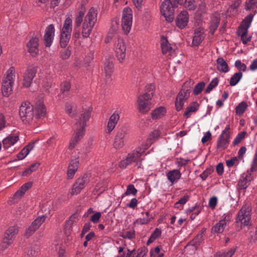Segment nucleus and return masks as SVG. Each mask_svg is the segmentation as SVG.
<instances>
[{"label":"nucleus","instance_id":"obj_4","mask_svg":"<svg viewBox=\"0 0 257 257\" xmlns=\"http://www.w3.org/2000/svg\"><path fill=\"white\" fill-rule=\"evenodd\" d=\"M148 148V146L146 144L138 147L128 154L126 158L119 162V167L121 168H125L127 166L139 160Z\"/></svg>","mask_w":257,"mask_h":257},{"label":"nucleus","instance_id":"obj_64","mask_svg":"<svg viewBox=\"0 0 257 257\" xmlns=\"http://www.w3.org/2000/svg\"><path fill=\"white\" fill-rule=\"evenodd\" d=\"M249 239L250 242L254 243L257 240V232L250 231Z\"/></svg>","mask_w":257,"mask_h":257},{"label":"nucleus","instance_id":"obj_53","mask_svg":"<svg viewBox=\"0 0 257 257\" xmlns=\"http://www.w3.org/2000/svg\"><path fill=\"white\" fill-rule=\"evenodd\" d=\"M245 132H242L239 133L234 139L232 143L233 145L235 146L238 145L240 142H241V141L245 137Z\"/></svg>","mask_w":257,"mask_h":257},{"label":"nucleus","instance_id":"obj_20","mask_svg":"<svg viewBox=\"0 0 257 257\" xmlns=\"http://www.w3.org/2000/svg\"><path fill=\"white\" fill-rule=\"evenodd\" d=\"M189 14L186 11L180 12L176 19V25L179 29H183L186 27L189 22Z\"/></svg>","mask_w":257,"mask_h":257},{"label":"nucleus","instance_id":"obj_18","mask_svg":"<svg viewBox=\"0 0 257 257\" xmlns=\"http://www.w3.org/2000/svg\"><path fill=\"white\" fill-rule=\"evenodd\" d=\"M55 27L53 24H50L46 28L44 36V44L46 47H50L53 41L55 35Z\"/></svg>","mask_w":257,"mask_h":257},{"label":"nucleus","instance_id":"obj_35","mask_svg":"<svg viewBox=\"0 0 257 257\" xmlns=\"http://www.w3.org/2000/svg\"><path fill=\"white\" fill-rule=\"evenodd\" d=\"M65 111L70 117H75L77 114L76 104L74 103H67L65 105Z\"/></svg>","mask_w":257,"mask_h":257},{"label":"nucleus","instance_id":"obj_3","mask_svg":"<svg viewBox=\"0 0 257 257\" xmlns=\"http://www.w3.org/2000/svg\"><path fill=\"white\" fill-rule=\"evenodd\" d=\"M90 117V112L85 110L82 113L74 126L73 137L80 141L85 135L86 123Z\"/></svg>","mask_w":257,"mask_h":257},{"label":"nucleus","instance_id":"obj_21","mask_svg":"<svg viewBox=\"0 0 257 257\" xmlns=\"http://www.w3.org/2000/svg\"><path fill=\"white\" fill-rule=\"evenodd\" d=\"M205 37V30L202 27L195 29L192 45L194 46H198L203 41Z\"/></svg>","mask_w":257,"mask_h":257},{"label":"nucleus","instance_id":"obj_15","mask_svg":"<svg viewBox=\"0 0 257 257\" xmlns=\"http://www.w3.org/2000/svg\"><path fill=\"white\" fill-rule=\"evenodd\" d=\"M232 216L229 213H226L223 215V218L218 222L216 223L212 228L211 231L213 233H222L227 224H228L231 221Z\"/></svg>","mask_w":257,"mask_h":257},{"label":"nucleus","instance_id":"obj_22","mask_svg":"<svg viewBox=\"0 0 257 257\" xmlns=\"http://www.w3.org/2000/svg\"><path fill=\"white\" fill-rule=\"evenodd\" d=\"M28 51L34 57L39 52V39L37 37L32 38L27 44Z\"/></svg>","mask_w":257,"mask_h":257},{"label":"nucleus","instance_id":"obj_46","mask_svg":"<svg viewBox=\"0 0 257 257\" xmlns=\"http://www.w3.org/2000/svg\"><path fill=\"white\" fill-rule=\"evenodd\" d=\"M137 190L133 184H130L127 186L125 192L122 194V197H124L125 196L132 195L136 196L137 193Z\"/></svg>","mask_w":257,"mask_h":257},{"label":"nucleus","instance_id":"obj_36","mask_svg":"<svg viewBox=\"0 0 257 257\" xmlns=\"http://www.w3.org/2000/svg\"><path fill=\"white\" fill-rule=\"evenodd\" d=\"M161 45L163 54H166L172 50L170 44L169 43L166 37L162 36L161 39Z\"/></svg>","mask_w":257,"mask_h":257},{"label":"nucleus","instance_id":"obj_5","mask_svg":"<svg viewBox=\"0 0 257 257\" xmlns=\"http://www.w3.org/2000/svg\"><path fill=\"white\" fill-rule=\"evenodd\" d=\"M15 78V68L11 67L6 72V76L3 81L2 93L3 96L8 97L12 92Z\"/></svg>","mask_w":257,"mask_h":257},{"label":"nucleus","instance_id":"obj_41","mask_svg":"<svg viewBox=\"0 0 257 257\" xmlns=\"http://www.w3.org/2000/svg\"><path fill=\"white\" fill-rule=\"evenodd\" d=\"M238 35L240 36L241 40L243 44H247L251 40V37L248 36V31L244 30H238Z\"/></svg>","mask_w":257,"mask_h":257},{"label":"nucleus","instance_id":"obj_40","mask_svg":"<svg viewBox=\"0 0 257 257\" xmlns=\"http://www.w3.org/2000/svg\"><path fill=\"white\" fill-rule=\"evenodd\" d=\"M248 177V175L245 174L241 176L237 185L239 189H244L248 186L249 180L247 178Z\"/></svg>","mask_w":257,"mask_h":257},{"label":"nucleus","instance_id":"obj_32","mask_svg":"<svg viewBox=\"0 0 257 257\" xmlns=\"http://www.w3.org/2000/svg\"><path fill=\"white\" fill-rule=\"evenodd\" d=\"M166 113V108L163 106H160L152 111L151 117L153 119H158L165 116Z\"/></svg>","mask_w":257,"mask_h":257},{"label":"nucleus","instance_id":"obj_30","mask_svg":"<svg viewBox=\"0 0 257 257\" xmlns=\"http://www.w3.org/2000/svg\"><path fill=\"white\" fill-rule=\"evenodd\" d=\"M46 110L44 104L41 102L37 104L35 107V116L36 118L40 119L45 117Z\"/></svg>","mask_w":257,"mask_h":257},{"label":"nucleus","instance_id":"obj_17","mask_svg":"<svg viewBox=\"0 0 257 257\" xmlns=\"http://www.w3.org/2000/svg\"><path fill=\"white\" fill-rule=\"evenodd\" d=\"M160 11L162 15L167 19L173 16L174 9L170 0H165L160 7Z\"/></svg>","mask_w":257,"mask_h":257},{"label":"nucleus","instance_id":"obj_11","mask_svg":"<svg viewBox=\"0 0 257 257\" xmlns=\"http://www.w3.org/2000/svg\"><path fill=\"white\" fill-rule=\"evenodd\" d=\"M89 179L87 175H84L78 178L73 184L70 191L71 196L76 195L80 193L89 182Z\"/></svg>","mask_w":257,"mask_h":257},{"label":"nucleus","instance_id":"obj_14","mask_svg":"<svg viewBox=\"0 0 257 257\" xmlns=\"http://www.w3.org/2000/svg\"><path fill=\"white\" fill-rule=\"evenodd\" d=\"M127 131L126 129L121 128L119 130L115 136L113 146L116 150H120L124 145V142L127 139Z\"/></svg>","mask_w":257,"mask_h":257},{"label":"nucleus","instance_id":"obj_42","mask_svg":"<svg viewBox=\"0 0 257 257\" xmlns=\"http://www.w3.org/2000/svg\"><path fill=\"white\" fill-rule=\"evenodd\" d=\"M79 220V215L77 213L72 214L66 222L67 228H71L73 224L76 223Z\"/></svg>","mask_w":257,"mask_h":257},{"label":"nucleus","instance_id":"obj_10","mask_svg":"<svg viewBox=\"0 0 257 257\" xmlns=\"http://www.w3.org/2000/svg\"><path fill=\"white\" fill-rule=\"evenodd\" d=\"M117 37V39L114 45V50L116 54V56L120 62H122L126 56V45L124 40Z\"/></svg>","mask_w":257,"mask_h":257},{"label":"nucleus","instance_id":"obj_28","mask_svg":"<svg viewBox=\"0 0 257 257\" xmlns=\"http://www.w3.org/2000/svg\"><path fill=\"white\" fill-rule=\"evenodd\" d=\"M19 140L18 135H10L3 141V147L5 149H8L14 145Z\"/></svg>","mask_w":257,"mask_h":257},{"label":"nucleus","instance_id":"obj_23","mask_svg":"<svg viewBox=\"0 0 257 257\" xmlns=\"http://www.w3.org/2000/svg\"><path fill=\"white\" fill-rule=\"evenodd\" d=\"M79 164V162L78 159L72 160L70 162L67 172V176L68 179H71L73 178L78 170Z\"/></svg>","mask_w":257,"mask_h":257},{"label":"nucleus","instance_id":"obj_33","mask_svg":"<svg viewBox=\"0 0 257 257\" xmlns=\"http://www.w3.org/2000/svg\"><path fill=\"white\" fill-rule=\"evenodd\" d=\"M199 105L197 102H193L186 108V111L184 113V116L188 118L193 113L196 112L199 108Z\"/></svg>","mask_w":257,"mask_h":257},{"label":"nucleus","instance_id":"obj_45","mask_svg":"<svg viewBox=\"0 0 257 257\" xmlns=\"http://www.w3.org/2000/svg\"><path fill=\"white\" fill-rule=\"evenodd\" d=\"M236 249L235 248H232L228 251L223 252H217L214 254V257H232Z\"/></svg>","mask_w":257,"mask_h":257},{"label":"nucleus","instance_id":"obj_31","mask_svg":"<svg viewBox=\"0 0 257 257\" xmlns=\"http://www.w3.org/2000/svg\"><path fill=\"white\" fill-rule=\"evenodd\" d=\"M216 68L217 70L221 72L226 73L229 71L228 64L222 57H219L217 59Z\"/></svg>","mask_w":257,"mask_h":257},{"label":"nucleus","instance_id":"obj_63","mask_svg":"<svg viewBox=\"0 0 257 257\" xmlns=\"http://www.w3.org/2000/svg\"><path fill=\"white\" fill-rule=\"evenodd\" d=\"M251 170L252 172L257 170V152L255 153L253 157Z\"/></svg>","mask_w":257,"mask_h":257},{"label":"nucleus","instance_id":"obj_9","mask_svg":"<svg viewBox=\"0 0 257 257\" xmlns=\"http://www.w3.org/2000/svg\"><path fill=\"white\" fill-rule=\"evenodd\" d=\"M133 23V12L128 7L124 8L122 11L121 17V29L125 35H127L131 31Z\"/></svg>","mask_w":257,"mask_h":257},{"label":"nucleus","instance_id":"obj_55","mask_svg":"<svg viewBox=\"0 0 257 257\" xmlns=\"http://www.w3.org/2000/svg\"><path fill=\"white\" fill-rule=\"evenodd\" d=\"M234 65L239 71L245 72L246 70L247 67L246 65L242 63L239 60L235 61Z\"/></svg>","mask_w":257,"mask_h":257},{"label":"nucleus","instance_id":"obj_38","mask_svg":"<svg viewBox=\"0 0 257 257\" xmlns=\"http://www.w3.org/2000/svg\"><path fill=\"white\" fill-rule=\"evenodd\" d=\"M34 144L31 143L24 148L17 155L19 160L24 159L29 153V152L34 148Z\"/></svg>","mask_w":257,"mask_h":257},{"label":"nucleus","instance_id":"obj_54","mask_svg":"<svg viewBox=\"0 0 257 257\" xmlns=\"http://www.w3.org/2000/svg\"><path fill=\"white\" fill-rule=\"evenodd\" d=\"M205 86V83L203 82H200L198 83L195 87L193 93L195 95L199 94L203 90V88Z\"/></svg>","mask_w":257,"mask_h":257},{"label":"nucleus","instance_id":"obj_19","mask_svg":"<svg viewBox=\"0 0 257 257\" xmlns=\"http://www.w3.org/2000/svg\"><path fill=\"white\" fill-rule=\"evenodd\" d=\"M45 219L46 217L44 215H42L37 218L26 230V235L27 236L31 235L39 228L41 224L45 221Z\"/></svg>","mask_w":257,"mask_h":257},{"label":"nucleus","instance_id":"obj_50","mask_svg":"<svg viewBox=\"0 0 257 257\" xmlns=\"http://www.w3.org/2000/svg\"><path fill=\"white\" fill-rule=\"evenodd\" d=\"M183 5L185 8L189 10H193L196 8L194 0H185Z\"/></svg>","mask_w":257,"mask_h":257},{"label":"nucleus","instance_id":"obj_47","mask_svg":"<svg viewBox=\"0 0 257 257\" xmlns=\"http://www.w3.org/2000/svg\"><path fill=\"white\" fill-rule=\"evenodd\" d=\"M161 234V231L159 228H156L153 233L151 234L148 240L147 244H149L153 242Z\"/></svg>","mask_w":257,"mask_h":257},{"label":"nucleus","instance_id":"obj_59","mask_svg":"<svg viewBox=\"0 0 257 257\" xmlns=\"http://www.w3.org/2000/svg\"><path fill=\"white\" fill-rule=\"evenodd\" d=\"M79 141L80 140L72 137L69 142L68 149L70 150L73 149Z\"/></svg>","mask_w":257,"mask_h":257},{"label":"nucleus","instance_id":"obj_44","mask_svg":"<svg viewBox=\"0 0 257 257\" xmlns=\"http://www.w3.org/2000/svg\"><path fill=\"white\" fill-rule=\"evenodd\" d=\"M248 107L247 103L245 101H242L239 103L235 108V112L238 115H241L245 111Z\"/></svg>","mask_w":257,"mask_h":257},{"label":"nucleus","instance_id":"obj_51","mask_svg":"<svg viewBox=\"0 0 257 257\" xmlns=\"http://www.w3.org/2000/svg\"><path fill=\"white\" fill-rule=\"evenodd\" d=\"M151 257H163V253L160 252V248L159 246L156 247L150 252Z\"/></svg>","mask_w":257,"mask_h":257},{"label":"nucleus","instance_id":"obj_13","mask_svg":"<svg viewBox=\"0 0 257 257\" xmlns=\"http://www.w3.org/2000/svg\"><path fill=\"white\" fill-rule=\"evenodd\" d=\"M186 85V83L184 84L183 88L179 92L176 98L175 106L177 111H180L183 108L185 102L190 96V89L188 88H185Z\"/></svg>","mask_w":257,"mask_h":257},{"label":"nucleus","instance_id":"obj_1","mask_svg":"<svg viewBox=\"0 0 257 257\" xmlns=\"http://www.w3.org/2000/svg\"><path fill=\"white\" fill-rule=\"evenodd\" d=\"M154 86L149 84L146 86L148 92L140 94L137 98V109L139 112L143 114L148 112L152 107L151 101L154 91Z\"/></svg>","mask_w":257,"mask_h":257},{"label":"nucleus","instance_id":"obj_7","mask_svg":"<svg viewBox=\"0 0 257 257\" xmlns=\"http://www.w3.org/2000/svg\"><path fill=\"white\" fill-rule=\"evenodd\" d=\"M19 115L24 123H30L32 122L34 116L33 106L28 102L22 103L20 107Z\"/></svg>","mask_w":257,"mask_h":257},{"label":"nucleus","instance_id":"obj_39","mask_svg":"<svg viewBox=\"0 0 257 257\" xmlns=\"http://www.w3.org/2000/svg\"><path fill=\"white\" fill-rule=\"evenodd\" d=\"M113 63L112 61L106 60L104 63V73L106 78H109L113 72Z\"/></svg>","mask_w":257,"mask_h":257},{"label":"nucleus","instance_id":"obj_2","mask_svg":"<svg viewBox=\"0 0 257 257\" xmlns=\"http://www.w3.org/2000/svg\"><path fill=\"white\" fill-rule=\"evenodd\" d=\"M97 11L94 8H90L86 15L82 26L81 34L83 38H88L97 22Z\"/></svg>","mask_w":257,"mask_h":257},{"label":"nucleus","instance_id":"obj_16","mask_svg":"<svg viewBox=\"0 0 257 257\" xmlns=\"http://www.w3.org/2000/svg\"><path fill=\"white\" fill-rule=\"evenodd\" d=\"M37 72V69L35 67H29L26 70L23 76V85L24 87H28L31 86Z\"/></svg>","mask_w":257,"mask_h":257},{"label":"nucleus","instance_id":"obj_27","mask_svg":"<svg viewBox=\"0 0 257 257\" xmlns=\"http://www.w3.org/2000/svg\"><path fill=\"white\" fill-rule=\"evenodd\" d=\"M167 177L168 180L173 184L180 179L182 174L180 172V169H174L169 171L167 173Z\"/></svg>","mask_w":257,"mask_h":257},{"label":"nucleus","instance_id":"obj_26","mask_svg":"<svg viewBox=\"0 0 257 257\" xmlns=\"http://www.w3.org/2000/svg\"><path fill=\"white\" fill-rule=\"evenodd\" d=\"M119 114L115 111L109 117L107 125V133L110 134L115 128L119 119Z\"/></svg>","mask_w":257,"mask_h":257},{"label":"nucleus","instance_id":"obj_6","mask_svg":"<svg viewBox=\"0 0 257 257\" xmlns=\"http://www.w3.org/2000/svg\"><path fill=\"white\" fill-rule=\"evenodd\" d=\"M72 30V20L70 17H67L64 22L61 32L60 44L62 47H66L69 43L71 38Z\"/></svg>","mask_w":257,"mask_h":257},{"label":"nucleus","instance_id":"obj_43","mask_svg":"<svg viewBox=\"0 0 257 257\" xmlns=\"http://www.w3.org/2000/svg\"><path fill=\"white\" fill-rule=\"evenodd\" d=\"M243 76L241 72H238L234 73L230 78L229 84L230 86H234L238 83L240 80L242 78Z\"/></svg>","mask_w":257,"mask_h":257},{"label":"nucleus","instance_id":"obj_56","mask_svg":"<svg viewBox=\"0 0 257 257\" xmlns=\"http://www.w3.org/2000/svg\"><path fill=\"white\" fill-rule=\"evenodd\" d=\"M190 161V160H186L183 158L178 159L175 162V164L180 168L181 167L186 165Z\"/></svg>","mask_w":257,"mask_h":257},{"label":"nucleus","instance_id":"obj_24","mask_svg":"<svg viewBox=\"0 0 257 257\" xmlns=\"http://www.w3.org/2000/svg\"><path fill=\"white\" fill-rule=\"evenodd\" d=\"M18 230L15 226H11L6 231L4 238L3 239L4 243L7 244H11L15 237V235L18 233Z\"/></svg>","mask_w":257,"mask_h":257},{"label":"nucleus","instance_id":"obj_49","mask_svg":"<svg viewBox=\"0 0 257 257\" xmlns=\"http://www.w3.org/2000/svg\"><path fill=\"white\" fill-rule=\"evenodd\" d=\"M208 0H200L198 6V11L200 14L204 13L206 11V5Z\"/></svg>","mask_w":257,"mask_h":257},{"label":"nucleus","instance_id":"obj_52","mask_svg":"<svg viewBox=\"0 0 257 257\" xmlns=\"http://www.w3.org/2000/svg\"><path fill=\"white\" fill-rule=\"evenodd\" d=\"M189 200V196L185 195L183 197L181 198L178 201L176 202L174 204V207L177 208H179V205H183L185 204Z\"/></svg>","mask_w":257,"mask_h":257},{"label":"nucleus","instance_id":"obj_25","mask_svg":"<svg viewBox=\"0 0 257 257\" xmlns=\"http://www.w3.org/2000/svg\"><path fill=\"white\" fill-rule=\"evenodd\" d=\"M220 21V16L217 12L214 13L211 18L210 25L209 26V33L213 35L217 30Z\"/></svg>","mask_w":257,"mask_h":257},{"label":"nucleus","instance_id":"obj_12","mask_svg":"<svg viewBox=\"0 0 257 257\" xmlns=\"http://www.w3.org/2000/svg\"><path fill=\"white\" fill-rule=\"evenodd\" d=\"M230 126L227 125L218 138L216 148L217 149L224 150L227 148L229 143Z\"/></svg>","mask_w":257,"mask_h":257},{"label":"nucleus","instance_id":"obj_62","mask_svg":"<svg viewBox=\"0 0 257 257\" xmlns=\"http://www.w3.org/2000/svg\"><path fill=\"white\" fill-rule=\"evenodd\" d=\"M101 213L97 212L91 216L90 220L93 223H97L99 221V220L101 217Z\"/></svg>","mask_w":257,"mask_h":257},{"label":"nucleus","instance_id":"obj_60","mask_svg":"<svg viewBox=\"0 0 257 257\" xmlns=\"http://www.w3.org/2000/svg\"><path fill=\"white\" fill-rule=\"evenodd\" d=\"M71 52L68 49L62 50L60 52V56L63 59H67L70 56Z\"/></svg>","mask_w":257,"mask_h":257},{"label":"nucleus","instance_id":"obj_57","mask_svg":"<svg viewBox=\"0 0 257 257\" xmlns=\"http://www.w3.org/2000/svg\"><path fill=\"white\" fill-rule=\"evenodd\" d=\"M71 88V85L70 82L67 81L63 82L61 84V92L64 93L68 92Z\"/></svg>","mask_w":257,"mask_h":257},{"label":"nucleus","instance_id":"obj_58","mask_svg":"<svg viewBox=\"0 0 257 257\" xmlns=\"http://www.w3.org/2000/svg\"><path fill=\"white\" fill-rule=\"evenodd\" d=\"M145 214L146 216V217L137 219V221L138 223L141 224H147L150 221V219L149 218V213L148 212H146Z\"/></svg>","mask_w":257,"mask_h":257},{"label":"nucleus","instance_id":"obj_37","mask_svg":"<svg viewBox=\"0 0 257 257\" xmlns=\"http://www.w3.org/2000/svg\"><path fill=\"white\" fill-rule=\"evenodd\" d=\"M254 15L250 14L247 16L242 21L239 28V30H247L249 28L250 24L252 21Z\"/></svg>","mask_w":257,"mask_h":257},{"label":"nucleus","instance_id":"obj_29","mask_svg":"<svg viewBox=\"0 0 257 257\" xmlns=\"http://www.w3.org/2000/svg\"><path fill=\"white\" fill-rule=\"evenodd\" d=\"M32 186V183L31 182H27L23 184L21 188L15 193L14 198L15 199H19L24 196L26 192L31 188Z\"/></svg>","mask_w":257,"mask_h":257},{"label":"nucleus","instance_id":"obj_34","mask_svg":"<svg viewBox=\"0 0 257 257\" xmlns=\"http://www.w3.org/2000/svg\"><path fill=\"white\" fill-rule=\"evenodd\" d=\"M118 29V24L117 21H112L108 36L105 39V42H109L114 35H115Z\"/></svg>","mask_w":257,"mask_h":257},{"label":"nucleus","instance_id":"obj_48","mask_svg":"<svg viewBox=\"0 0 257 257\" xmlns=\"http://www.w3.org/2000/svg\"><path fill=\"white\" fill-rule=\"evenodd\" d=\"M120 236L124 238L131 239L135 237V231L134 230L123 231L120 233Z\"/></svg>","mask_w":257,"mask_h":257},{"label":"nucleus","instance_id":"obj_61","mask_svg":"<svg viewBox=\"0 0 257 257\" xmlns=\"http://www.w3.org/2000/svg\"><path fill=\"white\" fill-rule=\"evenodd\" d=\"M257 3V0H248L245 3V9L247 11L250 10Z\"/></svg>","mask_w":257,"mask_h":257},{"label":"nucleus","instance_id":"obj_8","mask_svg":"<svg viewBox=\"0 0 257 257\" xmlns=\"http://www.w3.org/2000/svg\"><path fill=\"white\" fill-rule=\"evenodd\" d=\"M251 208L249 204H244L238 211L236 218L237 223H240L241 227L249 224L251 219Z\"/></svg>","mask_w":257,"mask_h":257}]
</instances>
